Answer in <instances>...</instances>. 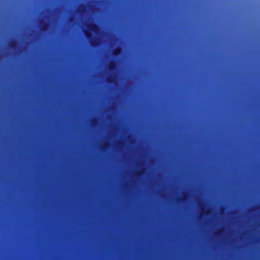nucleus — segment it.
Here are the masks:
<instances>
[{"instance_id":"f257e3e1","label":"nucleus","mask_w":260,"mask_h":260,"mask_svg":"<svg viewBox=\"0 0 260 260\" xmlns=\"http://www.w3.org/2000/svg\"><path fill=\"white\" fill-rule=\"evenodd\" d=\"M87 28L91 31L96 33L99 30V27L96 24H89L87 25Z\"/></svg>"},{"instance_id":"f03ea898","label":"nucleus","mask_w":260,"mask_h":260,"mask_svg":"<svg viewBox=\"0 0 260 260\" xmlns=\"http://www.w3.org/2000/svg\"><path fill=\"white\" fill-rule=\"evenodd\" d=\"M9 47L13 50H16L17 48V43L16 41H12L9 44Z\"/></svg>"},{"instance_id":"7ed1b4c3","label":"nucleus","mask_w":260,"mask_h":260,"mask_svg":"<svg viewBox=\"0 0 260 260\" xmlns=\"http://www.w3.org/2000/svg\"><path fill=\"white\" fill-rule=\"evenodd\" d=\"M109 70L112 71L116 69V64L115 61L110 62L108 65Z\"/></svg>"},{"instance_id":"20e7f679","label":"nucleus","mask_w":260,"mask_h":260,"mask_svg":"<svg viewBox=\"0 0 260 260\" xmlns=\"http://www.w3.org/2000/svg\"><path fill=\"white\" fill-rule=\"evenodd\" d=\"M49 24L48 23L44 22L42 23L41 26V30L43 31H46L47 29L48 28Z\"/></svg>"},{"instance_id":"39448f33","label":"nucleus","mask_w":260,"mask_h":260,"mask_svg":"<svg viewBox=\"0 0 260 260\" xmlns=\"http://www.w3.org/2000/svg\"><path fill=\"white\" fill-rule=\"evenodd\" d=\"M86 7L84 5H81L79 7L78 9V12L79 13H82L86 11Z\"/></svg>"},{"instance_id":"423d86ee","label":"nucleus","mask_w":260,"mask_h":260,"mask_svg":"<svg viewBox=\"0 0 260 260\" xmlns=\"http://www.w3.org/2000/svg\"><path fill=\"white\" fill-rule=\"evenodd\" d=\"M121 52V48L120 47H117L115 48L113 52V53L114 55H119Z\"/></svg>"},{"instance_id":"0eeeda50","label":"nucleus","mask_w":260,"mask_h":260,"mask_svg":"<svg viewBox=\"0 0 260 260\" xmlns=\"http://www.w3.org/2000/svg\"><path fill=\"white\" fill-rule=\"evenodd\" d=\"M85 34L86 37L88 39H90V38H92V36L91 34L88 31H85Z\"/></svg>"},{"instance_id":"6e6552de","label":"nucleus","mask_w":260,"mask_h":260,"mask_svg":"<svg viewBox=\"0 0 260 260\" xmlns=\"http://www.w3.org/2000/svg\"><path fill=\"white\" fill-rule=\"evenodd\" d=\"M144 170H145V169H142L141 171H138V172H136V173H135V175H136V176H137V177L140 176L142 174V173H143V171H144Z\"/></svg>"},{"instance_id":"1a4fd4ad","label":"nucleus","mask_w":260,"mask_h":260,"mask_svg":"<svg viewBox=\"0 0 260 260\" xmlns=\"http://www.w3.org/2000/svg\"><path fill=\"white\" fill-rule=\"evenodd\" d=\"M98 119H93L91 121V124L93 126L96 125L98 124Z\"/></svg>"},{"instance_id":"9d476101","label":"nucleus","mask_w":260,"mask_h":260,"mask_svg":"<svg viewBox=\"0 0 260 260\" xmlns=\"http://www.w3.org/2000/svg\"><path fill=\"white\" fill-rule=\"evenodd\" d=\"M187 200V198L185 196H183L182 198L179 199V201L181 202H185Z\"/></svg>"},{"instance_id":"9b49d317","label":"nucleus","mask_w":260,"mask_h":260,"mask_svg":"<svg viewBox=\"0 0 260 260\" xmlns=\"http://www.w3.org/2000/svg\"><path fill=\"white\" fill-rule=\"evenodd\" d=\"M109 145V143H105V144H104V145L103 146V149H105L106 147L108 146Z\"/></svg>"},{"instance_id":"f8f14e48","label":"nucleus","mask_w":260,"mask_h":260,"mask_svg":"<svg viewBox=\"0 0 260 260\" xmlns=\"http://www.w3.org/2000/svg\"><path fill=\"white\" fill-rule=\"evenodd\" d=\"M112 80V78L111 77H108V82H111Z\"/></svg>"},{"instance_id":"ddd939ff","label":"nucleus","mask_w":260,"mask_h":260,"mask_svg":"<svg viewBox=\"0 0 260 260\" xmlns=\"http://www.w3.org/2000/svg\"><path fill=\"white\" fill-rule=\"evenodd\" d=\"M222 231V230H220L219 232L215 233V235H218L219 232H221Z\"/></svg>"},{"instance_id":"4468645a","label":"nucleus","mask_w":260,"mask_h":260,"mask_svg":"<svg viewBox=\"0 0 260 260\" xmlns=\"http://www.w3.org/2000/svg\"><path fill=\"white\" fill-rule=\"evenodd\" d=\"M201 210L202 211H203V210L205 209L204 207L202 206H201ZM202 213H203V212H202Z\"/></svg>"},{"instance_id":"2eb2a0df","label":"nucleus","mask_w":260,"mask_h":260,"mask_svg":"<svg viewBox=\"0 0 260 260\" xmlns=\"http://www.w3.org/2000/svg\"><path fill=\"white\" fill-rule=\"evenodd\" d=\"M91 44L92 45H94V41L91 42Z\"/></svg>"},{"instance_id":"dca6fc26","label":"nucleus","mask_w":260,"mask_h":260,"mask_svg":"<svg viewBox=\"0 0 260 260\" xmlns=\"http://www.w3.org/2000/svg\"><path fill=\"white\" fill-rule=\"evenodd\" d=\"M208 212H205V214H206V215L208 214Z\"/></svg>"}]
</instances>
